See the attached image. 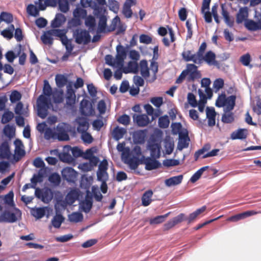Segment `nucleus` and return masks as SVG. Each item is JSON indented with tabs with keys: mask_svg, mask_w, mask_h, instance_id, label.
<instances>
[{
	"mask_svg": "<svg viewBox=\"0 0 261 261\" xmlns=\"http://www.w3.org/2000/svg\"><path fill=\"white\" fill-rule=\"evenodd\" d=\"M0 200L4 201L8 203V205H10V206L14 207V192L11 191L4 196L0 195Z\"/></svg>",
	"mask_w": 261,
	"mask_h": 261,
	"instance_id": "31",
	"label": "nucleus"
},
{
	"mask_svg": "<svg viewBox=\"0 0 261 261\" xmlns=\"http://www.w3.org/2000/svg\"><path fill=\"white\" fill-rule=\"evenodd\" d=\"M170 214V212L164 215H158L150 220V224L151 225L158 224L163 222L168 216Z\"/></svg>",
	"mask_w": 261,
	"mask_h": 261,
	"instance_id": "42",
	"label": "nucleus"
},
{
	"mask_svg": "<svg viewBox=\"0 0 261 261\" xmlns=\"http://www.w3.org/2000/svg\"><path fill=\"white\" fill-rule=\"evenodd\" d=\"M140 43L145 44H149L151 43L152 38L148 35L142 34L139 37Z\"/></svg>",
	"mask_w": 261,
	"mask_h": 261,
	"instance_id": "62",
	"label": "nucleus"
},
{
	"mask_svg": "<svg viewBox=\"0 0 261 261\" xmlns=\"http://www.w3.org/2000/svg\"><path fill=\"white\" fill-rule=\"evenodd\" d=\"M0 19L2 21L10 23L13 21L12 15L9 13L2 12L0 15Z\"/></svg>",
	"mask_w": 261,
	"mask_h": 261,
	"instance_id": "56",
	"label": "nucleus"
},
{
	"mask_svg": "<svg viewBox=\"0 0 261 261\" xmlns=\"http://www.w3.org/2000/svg\"><path fill=\"white\" fill-rule=\"evenodd\" d=\"M133 120L140 127L146 126L150 122L149 118L147 115L145 114L137 115L135 114L133 115Z\"/></svg>",
	"mask_w": 261,
	"mask_h": 261,
	"instance_id": "15",
	"label": "nucleus"
},
{
	"mask_svg": "<svg viewBox=\"0 0 261 261\" xmlns=\"http://www.w3.org/2000/svg\"><path fill=\"white\" fill-rule=\"evenodd\" d=\"M68 220L70 222L77 223L83 220V215L81 213L74 212L68 216Z\"/></svg>",
	"mask_w": 261,
	"mask_h": 261,
	"instance_id": "45",
	"label": "nucleus"
},
{
	"mask_svg": "<svg viewBox=\"0 0 261 261\" xmlns=\"http://www.w3.org/2000/svg\"><path fill=\"white\" fill-rule=\"evenodd\" d=\"M181 56H182L184 60L187 62L192 61L196 64V61H197V53L192 54L190 50L185 51L181 54Z\"/></svg>",
	"mask_w": 261,
	"mask_h": 261,
	"instance_id": "33",
	"label": "nucleus"
},
{
	"mask_svg": "<svg viewBox=\"0 0 261 261\" xmlns=\"http://www.w3.org/2000/svg\"><path fill=\"white\" fill-rule=\"evenodd\" d=\"M14 213H11L9 210H6L0 215V222L13 223L18 220V218L21 216L20 210L13 207Z\"/></svg>",
	"mask_w": 261,
	"mask_h": 261,
	"instance_id": "3",
	"label": "nucleus"
},
{
	"mask_svg": "<svg viewBox=\"0 0 261 261\" xmlns=\"http://www.w3.org/2000/svg\"><path fill=\"white\" fill-rule=\"evenodd\" d=\"M46 34L54 36L57 37H63L66 35V34L64 32V31L60 29H52L47 32H46Z\"/></svg>",
	"mask_w": 261,
	"mask_h": 261,
	"instance_id": "49",
	"label": "nucleus"
},
{
	"mask_svg": "<svg viewBox=\"0 0 261 261\" xmlns=\"http://www.w3.org/2000/svg\"><path fill=\"white\" fill-rule=\"evenodd\" d=\"M197 56L198 59L196 64H201L203 61H205L209 65H216L217 64L215 54L212 51H207L204 56L203 54H201L200 56L197 55Z\"/></svg>",
	"mask_w": 261,
	"mask_h": 261,
	"instance_id": "6",
	"label": "nucleus"
},
{
	"mask_svg": "<svg viewBox=\"0 0 261 261\" xmlns=\"http://www.w3.org/2000/svg\"><path fill=\"white\" fill-rule=\"evenodd\" d=\"M48 181L54 185L58 186L60 184V176L57 173H52L48 176Z\"/></svg>",
	"mask_w": 261,
	"mask_h": 261,
	"instance_id": "48",
	"label": "nucleus"
},
{
	"mask_svg": "<svg viewBox=\"0 0 261 261\" xmlns=\"http://www.w3.org/2000/svg\"><path fill=\"white\" fill-rule=\"evenodd\" d=\"M153 194L151 190L146 191V192L143 193V196H142L141 198L142 205L144 206H148L149 205L152 201L151 198Z\"/></svg>",
	"mask_w": 261,
	"mask_h": 261,
	"instance_id": "26",
	"label": "nucleus"
},
{
	"mask_svg": "<svg viewBox=\"0 0 261 261\" xmlns=\"http://www.w3.org/2000/svg\"><path fill=\"white\" fill-rule=\"evenodd\" d=\"M58 5L60 11L65 13L69 10L67 0H40V9L43 11L47 7H55Z\"/></svg>",
	"mask_w": 261,
	"mask_h": 261,
	"instance_id": "2",
	"label": "nucleus"
},
{
	"mask_svg": "<svg viewBox=\"0 0 261 261\" xmlns=\"http://www.w3.org/2000/svg\"><path fill=\"white\" fill-rule=\"evenodd\" d=\"M140 69L142 76L147 78L149 76V70L148 68L147 62L146 60H142L140 62Z\"/></svg>",
	"mask_w": 261,
	"mask_h": 261,
	"instance_id": "35",
	"label": "nucleus"
},
{
	"mask_svg": "<svg viewBox=\"0 0 261 261\" xmlns=\"http://www.w3.org/2000/svg\"><path fill=\"white\" fill-rule=\"evenodd\" d=\"M240 61L245 66H248L251 62V56L249 54H246L241 56Z\"/></svg>",
	"mask_w": 261,
	"mask_h": 261,
	"instance_id": "63",
	"label": "nucleus"
},
{
	"mask_svg": "<svg viewBox=\"0 0 261 261\" xmlns=\"http://www.w3.org/2000/svg\"><path fill=\"white\" fill-rule=\"evenodd\" d=\"M184 71H187V81L191 82L199 77V72L197 70V67L193 64H187V69Z\"/></svg>",
	"mask_w": 261,
	"mask_h": 261,
	"instance_id": "9",
	"label": "nucleus"
},
{
	"mask_svg": "<svg viewBox=\"0 0 261 261\" xmlns=\"http://www.w3.org/2000/svg\"><path fill=\"white\" fill-rule=\"evenodd\" d=\"M126 133V130L125 128L119 127L117 126L114 128L113 130H112V135L114 139L118 141L123 138L124 135H125Z\"/></svg>",
	"mask_w": 261,
	"mask_h": 261,
	"instance_id": "23",
	"label": "nucleus"
},
{
	"mask_svg": "<svg viewBox=\"0 0 261 261\" xmlns=\"http://www.w3.org/2000/svg\"><path fill=\"white\" fill-rule=\"evenodd\" d=\"M163 164L167 168L176 166L179 165V161L176 159H165L163 161Z\"/></svg>",
	"mask_w": 261,
	"mask_h": 261,
	"instance_id": "50",
	"label": "nucleus"
},
{
	"mask_svg": "<svg viewBox=\"0 0 261 261\" xmlns=\"http://www.w3.org/2000/svg\"><path fill=\"white\" fill-rule=\"evenodd\" d=\"M150 150V155L153 159H159L160 156L161 146L157 143H151L148 146Z\"/></svg>",
	"mask_w": 261,
	"mask_h": 261,
	"instance_id": "16",
	"label": "nucleus"
},
{
	"mask_svg": "<svg viewBox=\"0 0 261 261\" xmlns=\"http://www.w3.org/2000/svg\"><path fill=\"white\" fill-rule=\"evenodd\" d=\"M158 158H152L150 157L146 158L142 155L141 158V164H145V169L147 170H152L158 169L161 166L160 163L156 160Z\"/></svg>",
	"mask_w": 261,
	"mask_h": 261,
	"instance_id": "7",
	"label": "nucleus"
},
{
	"mask_svg": "<svg viewBox=\"0 0 261 261\" xmlns=\"http://www.w3.org/2000/svg\"><path fill=\"white\" fill-rule=\"evenodd\" d=\"M108 7H109L110 10L114 12L115 13H117L119 10V3L115 0H110L108 2Z\"/></svg>",
	"mask_w": 261,
	"mask_h": 261,
	"instance_id": "54",
	"label": "nucleus"
},
{
	"mask_svg": "<svg viewBox=\"0 0 261 261\" xmlns=\"http://www.w3.org/2000/svg\"><path fill=\"white\" fill-rule=\"evenodd\" d=\"M208 167V166H205L198 170L197 172L192 175L190 181H191L192 183H195L200 178L203 172L207 169Z\"/></svg>",
	"mask_w": 261,
	"mask_h": 261,
	"instance_id": "40",
	"label": "nucleus"
},
{
	"mask_svg": "<svg viewBox=\"0 0 261 261\" xmlns=\"http://www.w3.org/2000/svg\"><path fill=\"white\" fill-rule=\"evenodd\" d=\"M118 122L119 123L122 124L124 125H127L129 124L130 122V118L129 116L126 114H123L121 115L118 119Z\"/></svg>",
	"mask_w": 261,
	"mask_h": 261,
	"instance_id": "64",
	"label": "nucleus"
},
{
	"mask_svg": "<svg viewBox=\"0 0 261 261\" xmlns=\"http://www.w3.org/2000/svg\"><path fill=\"white\" fill-rule=\"evenodd\" d=\"M35 5H38V7L33 4H29L27 7V12L30 16L37 17L39 15L40 10V0L35 2Z\"/></svg>",
	"mask_w": 261,
	"mask_h": 261,
	"instance_id": "17",
	"label": "nucleus"
},
{
	"mask_svg": "<svg viewBox=\"0 0 261 261\" xmlns=\"http://www.w3.org/2000/svg\"><path fill=\"white\" fill-rule=\"evenodd\" d=\"M148 130L145 129H139L134 132L132 134L134 142L135 144H142L145 142L146 136H147Z\"/></svg>",
	"mask_w": 261,
	"mask_h": 261,
	"instance_id": "10",
	"label": "nucleus"
},
{
	"mask_svg": "<svg viewBox=\"0 0 261 261\" xmlns=\"http://www.w3.org/2000/svg\"><path fill=\"white\" fill-rule=\"evenodd\" d=\"M226 100H227V97H226L225 93H221L217 98L215 106L218 108L224 107Z\"/></svg>",
	"mask_w": 261,
	"mask_h": 261,
	"instance_id": "47",
	"label": "nucleus"
},
{
	"mask_svg": "<svg viewBox=\"0 0 261 261\" xmlns=\"http://www.w3.org/2000/svg\"><path fill=\"white\" fill-rule=\"evenodd\" d=\"M80 204L82 210L86 213H88L92 207V196L86 195L85 200L80 202Z\"/></svg>",
	"mask_w": 261,
	"mask_h": 261,
	"instance_id": "18",
	"label": "nucleus"
},
{
	"mask_svg": "<svg viewBox=\"0 0 261 261\" xmlns=\"http://www.w3.org/2000/svg\"><path fill=\"white\" fill-rule=\"evenodd\" d=\"M248 17V10L247 7L240 9L237 15V23H241L245 20Z\"/></svg>",
	"mask_w": 261,
	"mask_h": 261,
	"instance_id": "32",
	"label": "nucleus"
},
{
	"mask_svg": "<svg viewBox=\"0 0 261 261\" xmlns=\"http://www.w3.org/2000/svg\"><path fill=\"white\" fill-rule=\"evenodd\" d=\"M116 60L118 63L123 62L124 59L126 58V51L125 48L122 45H118L116 46Z\"/></svg>",
	"mask_w": 261,
	"mask_h": 261,
	"instance_id": "22",
	"label": "nucleus"
},
{
	"mask_svg": "<svg viewBox=\"0 0 261 261\" xmlns=\"http://www.w3.org/2000/svg\"><path fill=\"white\" fill-rule=\"evenodd\" d=\"M85 25L89 31L93 32L96 29V20L93 16L89 15L85 18Z\"/></svg>",
	"mask_w": 261,
	"mask_h": 261,
	"instance_id": "30",
	"label": "nucleus"
},
{
	"mask_svg": "<svg viewBox=\"0 0 261 261\" xmlns=\"http://www.w3.org/2000/svg\"><path fill=\"white\" fill-rule=\"evenodd\" d=\"M236 97L235 95H231L227 97V100L225 102L224 112H229L233 110L236 104Z\"/></svg>",
	"mask_w": 261,
	"mask_h": 261,
	"instance_id": "29",
	"label": "nucleus"
},
{
	"mask_svg": "<svg viewBox=\"0 0 261 261\" xmlns=\"http://www.w3.org/2000/svg\"><path fill=\"white\" fill-rule=\"evenodd\" d=\"M125 163L129 166L131 170H136L140 164V159L138 156H132L129 151L125 153Z\"/></svg>",
	"mask_w": 261,
	"mask_h": 261,
	"instance_id": "8",
	"label": "nucleus"
},
{
	"mask_svg": "<svg viewBox=\"0 0 261 261\" xmlns=\"http://www.w3.org/2000/svg\"><path fill=\"white\" fill-rule=\"evenodd\" d=\"M184 220H185V215L181 213L164 224V229L165 231H167Z\"/></svg>",
	"mask_w": 261,
	"mask_h": 261,
	"instance_id": "13",
	"label": "nucleus"
},
{
	"mask_svg": "<svg viewBox=\"0 0 261 261\" xmlns=\"http://www.w3.org/2000/svg\"><path fill=\"white\" fill-rule=\"evenodd\" d=\"M97 180L101 181H106L108 179V174L107 171H97Z\"/></svg>",
	"mask_w": 261,
	"mask_h": 261,
	"instance_id": "58",
	"label": "nucleus"
},
{
	"mask_svg": "<svg viewBox=\"0 0 261 261\" xmlns=\"http://www.w3.org/2000/svg\"><path fill=\"white\" fill-rule=\"evenodd\" d=\"M170 121L167 116H161L158 119V126L161 128H166L169 125Z\"/></svg>",
	"mask_w": 261,
	"mask_h": 261,
	"instance_id": "46",
	"label": "nucleus"
},
{
	"mask_svg": "<svg viewBox=\"0 0 261 261\" xmlns=\"http://www.w3.org/2000/svg\"><path fill=\"white\" fill-rule=\"evenodd\" d=\"M56 133L58 135V140L60 141H68L70 139L68 133L69 126L65 123H58L56 128Z\"/></svg>",
	"mask_w": 261,
	"mask_h": 261,
	"instance_id": "5",
	"label": "nucleus"
},
{
	"mask_svg": "<svg viewBox=\"0 0 261 261\" xmlns=\"http://www.w3.org/2000/svg\"><path fill=\"white\" fill-rule=\"evenodd\" d=\"M74 18H86V10L82 8H76L73 11Z\"/></svg>",
	"mask_w": 261,
	"mask_h": 261,
	"instance_id": "52",
	"label": "nucleus"
},
{
	"mask_svg": "<svg viewBox=\"0 0 261 261\" xmlns=\"http://www.w3.org/2000/svg\"><path fill=\"white\" fill-rule=\"evenodd\" d=\"M13 118H14V113L9 111L5 112L4 114H3L2 122L4 124H6L10 122Z\"/></svg>",
	"mask_w": 261,
	"mask_h": 261,
	"instance_id": "51",
	"label": "nucleus"
},
{
	"mask_svg": "<svg viewBox=\"0 0 261 261\" xmlns=\"http://www.w3.org/2000/svg\"><path fill=\"white\" fill-rule=\"evenodd\" d=\"M234 121V114L233 113L229 112H225L222 115V117H221V121L224 123H231L233 122Z\"/></svg>",
	"mask_w": 261,
	"mask_h": 261,
	"instance_id": "41",
	"label": "nucleus"
},
{
	"mask_svg": "<svg viewBox=\"0 0 261 261\" xmlns=\"http://www.w3.org/2000/svg\"><path fill=\"white\" fill-rule=\"evenodd\" d=\"M43 177V170L40 169L39 172H38V174H34L33 176L32 179H31V182L32 184H36L37 182H40L42 180V178Z\"/></svg>",
	"mask_w": 261,
	"mask_h": 261,
	"instance_id": "59",
	"label": "nucleus"
},
{
	"mask_svg": "<svg viewBox=\"0 0 261 261\" xmlns=\"http://www.w3.org/2000/svg\"><path fill=\"white\" fill-rule=\"evenodd\" d=\"M188 102L191 107L196 108L197 107V101H196L195 96L193 93H189L187 96Z\"/></svg>",
	"mask_w": 261,
	"mask_h": 261,
	"instance_id": "57",
	"label": "nucleus"
},
{
	"mask_svg": "<svg viewBox=\"0 0 261 261\" xmlns=\"http://www.w3.org/2000/svg\"><path fill=\"white\" fill-rule=\"evenodd\" d=\"M258 213H261V211L256 212L253 211H245L244 213H241L239 214H237L236 215H233L230 217H229L228 221L231 222H237L239 221L242 219H244L246 218H247L249 216H253L256 215Z\"/></svg>",
	"mask_w": 261,
	"mask_h": 261,
	"instance_id": "14",
	"label": "nucleus"
},
{
	"mask_svg": "<svg viewBox=\"0 0 261 261\" xmlns=\"http://www.w3.org/2000/svg\"><path fill=\"white\" fill-rule=\"evenodd\" d=\"M245 129H239L233 131L231 134V139L232 140L245 139L247 138V134L245 133Z\"/></svg>",
	"mask_w": 261,
	"mask_h": 261,
	"instance_id": "37",
	"label": "nucleus"
},
{
	"mask_svg": "<svg viewBox=\"0 0 261 261\" xmlns=\"http://www.w3.org/2000/svg\"><path fill=\"white\" fill-rule=\"evenodd\" d=\"M79 196V192L77 189H72L66 195V201L68 204L71 205L74 203Z\"/></svg>",
	"mask_w": 261,
	"mask_h": 261,
	"instance_id": "21",
	"label": "nucleus"
},
{
	"mask_svg": "<svg viewBox=\"0 0 261 261\" xmlns=\"http://www.w3.org/2000/svg\"><path fill=\"white\" fill-rule=\"evenodd\" d=\"M107 17L104 15H101L99 17V23H98L97 33L107 32Z\"/></svg>",
	"mask_w": 261,
	"mask_h": 261,
	"instance_id": "34",
	"label": "nucleus"
},
{
	"mask_svg": "<svg viewBox=\"0 0 261 261\" xmlns=\"http://www.w3.org/2000/svg\"><path fill=\"white\" fill-rule=\"evenodd\" d=\"M44 137L46 140H50V139L58 140V135L56 132L51 128H46L45 131H44Z\"/></svg>",
	"mask_w": 261,
	"mask_h": 261,
	"instance_id": "38",
	"label": "nucleus"
},
{
	"mask_svg": "<svg viewBox=\"0 0 261 261\" xmlns=\"http://www.w3.org/2000/svg\"><path fill=\"white\" fill-rule=\"evenodd\" d=\"M206 210V206L203 205L200 208H198L196 211L193 212L189 215V217L188 218H185V220L187 221L188 224L192 223L194 220L197 218L198 216L200 215V214L203 213Z\"/></svg>",
	"mask_w": 261,
	"mask_h": 261,
	"instance_id": "27",
	"label": "nucleus"
},
{
	"mask_svg": "<svg viewBox=\"0 0 261 261\" xmlns=\"http://www.w3.org/2000/svg\"><path fill=\"white\" fill-rule=\"evenodd\" d=\"M138 71V65L136 62L130 61L128 63L127 69H124L123 72L127 73L129 72H133L137 73Z\"/></svg>",
	"mask_w": 261,
	"mask_h": 261,
	"instance_id": "39",
	"label": "nucleus"
},
{
	"mask_svg": "<svg viewBox=\"0 0 261 261\" xmlns=\"http://www.w3.org/2000/svg\"><path fill=\"white\" fill-rule=\"evenodd\" d=\"M75 42L78 44H87L90 41V36L89 32L85 30L76 29L73 33Z\"/></svg>",
	"mask_w": 261,
	"mask_h": 261,
	"instance_id": "4",
	"label": "nucleus"
},
{
	"mask_svg": "<svg viewBox=\"0 0 261 261\" xmlns=\"http://www.w3.org/2000/svg\"><path fill=\"white\" fill-rule=\"evenodd\" d=\"M120 18L118 16H116L115 18L112 19L111 24L108 28L107 32H112L116 30V26L118 23H120Z\"/></svg>",
	"mask_w": 261,
	"mask_h": 261,
	"instance_id": "55",
	"label": "nucleus"
},
{
	"mask_svg": "<svg viewBox=\"0 0 261 261\" xmlns=\"http://www.w3.org/2000/svg\"><path fill=\"white\" fill-rule=\"evenodd\" d=\"M80 133H82V139L83 140L84 142L88 144L92 142L93 139L92 136H91L89 133L86 131Z\"/></svg>",
	"mask_w": 261,
	"mask_h": 261,
	"instance_id": "60",
	"label": "nucleus"
},
{
	"mask_svg": "<svg viewBox=\"0 0 261 261\" xmlns=\"http://www.w3.org/2000/svg\"><path fill=\"white\" fill-rule=\"evenodd\" d=\"M62 175L64 180L68 182H74L76 177V172L72 168L66 167L62 170Z\"/></svg>",
	"mask_w": 261,
	"mask_h": 261,
	"instance_id": "12",
	"label": "nucleus"
},
{
	"mask_svg": "<svg viewBox=\"0 0 261 261\" xmlns=\"http://www.w3.org/2000/svg\"><path fill=\"white\" fill-rule=\"evenodd\" d=\"M10 156V150L7 142H4L0 146V157L2 159H9Z\"/></svg>",
	"mask_w": 261,
	"mask_h": 261,
	"instance_id": "24",
	"label": "nucleus"
},
{
	"mask_svg": "<svg viewBox=\"0 0 261 261\" xmlns=\"http://www.w3.org/2000/svg\"><path fill=\"white\" fill-rule=\"evenodd\" d=\"M150 101L156 108H159L163 103V98L161 97H153L151 98Z\"/></svg>",
	"mask_w": 261,
	"mask_h": 261,
	"instance_id": "61",
	"label": "nucleus"
},
{
	"mask_svg": "<svg viewBox=\"0 0 261 261\" xmlns=\"http://www.w3.org/2000/svg\"><path fill=\"white\" fill-rule=\"evenodd\" d=\"M80 112L82 115L89 116L94 113L92 104L87 100H82L80 103Z\"/></svg>",
	"mask_w": 261,
	"mask_h": 261,
	"instance_id": "11",
	"label": "nucleus"
},
{
	"mask_svg": "<svg viewBox=\"0 0 261 261\" xmlns=\"http://www.w3.org/2000/svg\"><path fill=\"white\" fill-rule=\"evenodd\" d=\"M190 139L187 134H179V139L178 142V146L177 148L179 150H182L184 148H188L189 145Z\"/></svg>",
	"mask_w": 261,
	"mask_h": 261,
	"instance_id": "19",
	"label": "nucleus"
},
{
	"mask_svg": "<svg viewBox=\"0 0 261 261\" xmlns=\"http://www.w3.org/2000/svg\"><path fill=\"white\" fill-rule=\"evenodd\" d=\"M68 82L67 77L62 74H57L56 76V83L58 87L62 88Z\"/></svg>",
	"mask_w": 261,
	"mask_h": 261,
	"instance_id": "44",
	"label": "nucleus"
},
{
	"mask_svg": "<svg viewBox=\"0 0 261 261\" xmlns=\"http://www.w3.org/2000/svg\"><path fill=\"white\" fill-rule=\"evenodd\" d=\"M64 218L61 214H57L54 216L51 220L52 225L56 228H60L63 222H64Z\"/></svg>",
	"mask_w": 261,
	"mask_h": 261,
	"instance_id": "43",
	"label": "nucleus"
},
{
	"mask_svg": "<svg viewBox=\"0 0 261 261\" xmlns=\"http://www.w3.org/2000/svg\"><path fill=\"white\" fill-rule=\"evenodd\" d=\"M66 21V18L63 14L58 13L56 15L55 18L51 22V27L53 28H58L60 27Z\"/></svg>",
	"mask_w": 261,
	"mask_h": 261,
	"instance_id": "28",
	"label": "nucleus"
},
{
	"mask_svg": "<svg viewBox=\"0 0 261 261\" xmlns=\"http://www.w3.org/2000/svg\"><path fill=\"white\" fill-rule=\"evenodd\" d=\"M43 94L40 95L37 100V107H38V115L42 119L46 118L48 115V110L50 107V101L48 98L52 94V88L48 81H44Z\"/></svg>",
	"mask_w": 261,
	"mask_h": 261,
	"instance_id": "1",
	"label": "nucleus"
},
{
	"mask_svg": "<svg viewBox=\"0 0 261 261\" xmlns=\"http://www.w3.org/2000/svg\"><path fill=\"white\" fill-rule=\"evenodd\" d=\"M245 26L250 31H257L261 30V21H254L248 20L245 21Z\"/></svg>",
	"mask_w": 261,
	"mask_h": 261,
	"instance_id": "20",
	"label": "nucleus"
},
{
	"mask_svg": "<svg viewBox=\"0 0 261 261\" xmlns=\"http://www.w3.org/2000/svg\"><path fill=\"white\" fill-rule=\"evenodd\" d=\"M31 213H32V216L36 217V218L41 219L46 213V208L43 207L32 208Z\"/></svg>",
	"mask_w": 261,
	"mask_h": 261,
	"instance_id": "36",
	"label": "nucleus"
},
{
	"mask_svg": "<svg viewBox=\"0 0 261 261\" xmlns=\"http://www.w3.org/2000/svg\"><path fill=\"white\" fill-rule=\"evenodd\" d=\"M22 95L20 93L16 90L12 91L10 94V100L11 102L14 103L20 100Z\"/></svg>",
	"mask_w": 261,
	"mask_h": 261,
	"instance_id": "53",
	"label": "nucleus"
},
{
	"mask_svg": "<svg viewBox=\"0 0 261 261\" xmlns=\"http://www.w3.org/2000/svg\"><path fill=\"white\" fill-rule=\"evenodd\" d=\"M182 179V175L170 177L165 180V185L168 187L178 185L181 184Z\"/></svg>",
	"mask_w": 261,
	"mask_h": 261,
	"instance_id": "25",
	"label": "nucleus"
}]
</instances>
